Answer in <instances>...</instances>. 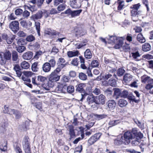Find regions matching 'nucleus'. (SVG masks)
Masks as SVG:
<instances>
[{"label":"nucleus","mask_w":153,"mask_h":153,"mask_svg":"<svg viewBox=\"0 0 153 153\" xmlns=\"http://www.w3.org/2000/svg\"><path fill=\"white\" fill-rule=\"evenodd\" d=\"M132 138V132L127 131L125 132L123 135L121 136L120 138H117L114 140V143L117 146H120L123 144L128 145L130 143Z\"/></svg>","instance_id":"1"},{"label":"nucleus","mask_w":153,"mask_h":153,"mask_svg":"<svg viewBox=\"0 0 153 153\" xmlns=\"http://www.w3.org/2000/svg\"><path fill=\"white\" fill-rule=\"evenodd\" d=\"M107 39L109 40L108 43H115L116 44L114 46V48L117 49H118L121 48L123 44V42L121 38H124L125 39L126 37H117L115 36H108V37H107Z\"/></svg>","instance_id":"2"},{"label":"nucleus","mask_w":153,"mask_h":153,"mask_svg":"<svg viewBox=\"0 0 153 153\" xmlns=\"http://www.w3.org/2000/svg\"><path fill=\"white\" fill-rule=\"evenodd\" d=\"M142 82L147 84L146 85L145 88L146 90H149L153 88V79L146 75H144L141 77Z\"/></svg>","instance_id":"3"},{"label":"nucleus","mask_w":153,"mask_h":153,"mask_svg":"<svg viewBox=\"0 0 153 153\" xmlns=\"http://www.w3.org/2000/svg\"><path fill=\"white\" fill-rule=\"evenodd\" d=\"M28 136H25L22 142L23 148L25 153H30V142Z\"/></svg>","instance_id":"4"},{"label":"nucleus","mask_w":153,"mask_h":153,"mask_svg":"<svg viewBox=\"0 0 153 153\" xmlns=\"http://www.w3.org/2000/svg\"><path fill=\"white\" fill-rule=\"evenodd\" d=\"M59 73V72L54 70L49 75L48 80L53 84L54 82L58 81L60 79V76L58 75Z\"/></svg>","instance_id":"5"},{"label":"nucleus","mask_w":153,"mask_h":153,"mask_svg":"<svg viewBox=\"0 0 153 153\" xmlns=\"http://www.w3.org/2000/svg\"><path fill=\"white\" fill-rule=\"evenodd\" d=\"M9 27L14 33H16L19 30V23L17 21H13L10 23Z\"/></svg>","instance_id":"6"},{"label":"nucleus","mask_w":153,"mask_h":153,"mask_svg":"<svg viewBox=\"0 0 153 153\" xmlns=\"http://www.w3.org/2000/svg\"><path fill=\"white\" fill-rule=\"evenodd\" d=\"M101 135L100 133H97L91 137L88 140V145H91L93 144L100 138Z\"/></svg>","instance_id":"7"},{"label":"nucleus","mask_w":153,"mask_h":153,"mask_svg":"<svg viewBox=\"0 0 153 153\" xmlns=\"http://www.w3.org/2000/svg\"><path fill=\"white\" fill-rule=\"evenodd\" d=\"M108 108L110 110H114L116 106V103L114 100H109L106 103Z\"/></svg>","instance_id":"8"},{"label":"nucleus","mask_w":153,"mask_h":153,"mask_svg":"<svg viewBox=\"0 0 153 153\" xmlns=\"http://www.w3.org/2000/svg\"><path fill=\"white\" fill-rule=\"evenodd\" d=\"M67 86L59 85L55 89V91L58 93H65L66 92Z\"/></svg>","instance_id":"9"},{"label":"nucleus","mask_w":153,"mask_h":153,"mask_svg":"<svg viewBox=\"0 0 153 153\" xmlns=\"http://www.w3.org/2000/svg\"><path fill=\"white\" fill-rule=\"evenodd\" d=\"M85 86V84L80 83L77 85L76 86V91H78L80 93H84L85 91L84 89Z\"/></svg>","instance_id":"10"},{"label":"nucleus","mask_w":153,"mask_h":153,"mask_svg":"<svg viewBox=\"0 0 153 153\" xmlns=\"http://www.w3.org/2000/svg\"><path fill=\"white\" fill-rule=\"evenodd\" d=\"M53 83L48 80L47 83L42 85V87L46 91H48L53 87Z\"/></svg>","instance_id":"11"},{"label":"nucleus","mask_w":153,"mask_h":153,"mask_svg":"<svg viewBox=\"0 0 153 153\" xmlns=\"http://www.w3.org/2000/svg\"><path fill=\"white\" fill-rule=\"evenodd\" d=\"M43 14L41 10H39L36 14L32 15L31 17V19L34 21L36 19H40L42 17Z\"/></svg>","instance_id":"12"},{"label":"nucleus","mask_w":153,"mask_h":153,"mask_svg":"<svg viewBox=\"0 0 153 153\" xmlns=\"http://www.w3.org/2000/svg\"><path fill=\"white\" fill-rule=\"evenodd\" d=\"M76 32V35L79 36H82L86 33V31L82 27H79L75 30Z\"/></svg>","instance_id":"13"},{"label":"nucleus","mask_w":153,"mask_h":153,"mask_svg":"<svg viewBox=\"0 0 153 153\" xmlns=\"http://www.w3.org/2000/svg\"><path fill=\"white\" fill-rule=\"evenodd\" d=\"M68 130L69 131V134L70 136V139L71 140L72 138H75L76 137V135L73 126L71 125L69 126Z\"/></svg>","instance_id":"14"},{"label":"nucleus","mask_w":153,"mask_h":153,"mask_svg":"<svg viewBox=\"0 0 153 153\" xmlns=\"http://www.w3.org/2000/svg\"><path fill=\"white\" fill-rule=\"evenodd\" d=\"M13 69L16 71L17 76L18 77H20L22 75V72L19 65L18 64H15L14 65Z\"/></svg>","instance_id":"15"},{"label":"nucleus","mask_w":153,"mask_h":153,"mask_svg":"<svg viewBox=\"0 0 153 153\" xmlns=\"http://www.w3.org/2000/svg\"><path fill=\"white\" fill-rule=\"evenodd\" d=\"M114 90L113 97L115 99H117L120 97H121V90L116 88L114 89Z\"/></svg>","instance_id":"16"},{"label":"nucleus","mask_w":153,"mask_h":153,"mask_svg":"<svg viewBox=\"0 0 153 153\" xmlns=\"http://www.w3.org/2000/svg\"><path fill=\"white\" fill-rule=\"evenodd\" d=\"M98 101H96L95 103L97 104H103L105 103V96L102 94H100L98 97Z\"/></svg>","instance_id":"17"},{"label":"nucleus","mask_w":153,"mask_h":153,"mask_svg":"<svg viewBox=\"0 0 153 153\" xmlns=\"http://www.w3.org/2000/svg\"><path fill=\"white\" fill-rule=\"evenodd\" d=\"M51 66L48 62L45 63L42 65V70L45 72H48L50 71Z\"/></svg>","instance_id":"18"},{"label":"nucleus","mask_w":153,"mask_h":153,"mask_svg":"<svg viewBox=\"0 0 153 153\" xmlns=\"http://www.w3.org/2000/svg\"><path fill=\"white\" fill-rule=\"evenodd\" d=\"M33 53L30 51L24 53L22 56L23 58L26 60H30L33 56Z\"/></svg>","instance_id":"19"},{"label":"nucleus","mask_w":153,"mask_h":153,"mask_svg":"<svg viewBox=\"0 0 153 153\" xmlns=\"http://www.w3.org/2000/svg\"><path fill=\"white\" fill-rule=\"evenodd\" d=\"M118 104L120 107H124L127 105L128 102L127 100L124 99H121L118 101Z\"/></svg>","instance_id":"20"},{"label":"nucleus","mask_w":153,"mask_h":153,"mask_svg":"<svg viewBox=\"0 0 153 153\" xmlns=\"http://www.w3.org/2000/svg\"><path fill=\"white\" fill-rule=\"evenodd\" d=\"M142 48L143 51L144 52H147L151 50V47L149 43H146L142 45Z\"/></svg>","instance_id":"21"},{"label":"nucleus","mask_w":153,"mask_h":153,"mask_svg":"<svg viewBox=\"0 0 153 153\" xmlns=\"http://www.w3.org/2000/svg\"><path fill=\"white\" fill-rule=\"evenodd\" d=\"M79 54L78 51H69L67 52V55L69 57H72L74 56H78Z\"/></svg>","instance_id":"22"},{"label":"nucleus","mask_w":153,"mask_h":153,"mask_svg":"<svg viewBox=\"0 0 153 153\" xmlns=\"http://www.w3.org/2000/svg\"><path fill=\"white\" fill-rule=\"evenodd\" d=\"M77 0H70V6L73 8H77L78 7Z\"/></svg>","instance_id":"23"},{"label":"nucleus","mask_w":153,"mask_h":153,"mask_svg":"<svg viewBox=\"0 0 153 153\" xmlns=\"http://www.w3.org/2000/svg\"><path fill=\"white\" fill-rule=\"evenodd\" d=\"M87 101L89 104H91L94 102H96L94 97L93 94L90 95L88 97Z\"/></svg>","instance_id":"24"},{"label":"nucleus","mask_w":153,"mask_h":153,"mask_svg":"<svg viewBox=\"0 0 153 153\" xmlns=\"http://www.w3.org/2000/svg\"><path fill=\"white\" fill-rule=\"evenodd\" d=\"M137 49V48H134V60L138 61L141 59V54L138 51H136V50Z\"/></svg>","instance_id":"25"},{"label":"nucleus","mask_w":153,"mask_h":153,"mask_svg":"<svg viewBox=\"0 0 153 153\" xmlns=\"http://www.w3.org/2000/svg\"><path fill=\"white\" fill-rule=\"evenodd\" d=\"M80 61L81 63V68L83 69L86 70L87 68L85 64V59L82 56H79Z\"/></svg>","instance_id":"26"},{"label":"nucleus","mask_w":153,"mask_h":153,"mask_svg":"<svg viewBox=\"0 0 153 153\" xmlns=\"http://www.w3.org/2000/svg\"><path fill=\"white\" fill-rule=\"evenodd\" d=\"M13 114L15 115L16 118V119H19L20 118L21 116V113L17 110L13 109L12 112H10V114L12 115Z\"/></svg>","instance_id":"27"},{"label":"nucleus","mask_w":153,"mask_h":153,"mask_svg":"<svg viewBox=\"0 0 153 153\" xmlns=\"http://www.w3.org/2000/svg\"><path fill=\"white\" fill-rule=\"evenodd\" d=\"M84 56L87 59H90L92 57V54L91 51L89 49H87L84 52Z\"/></svg>","instance_id":"28"},{"label":"nucleus","mask_w":153,"mask_h":153,"mask_svg":"<svg viewBox=\"0 0 153 153\" xmlns=\"http://www.w3.org/2000/svg\"><path fill=\"white\" fill-rule=\"evenodd\" d=\"M117 3L118 4V10H121L125 6L124 1L120 0H118Z\"/></svg>","instance_id":"29"},{"label":"nucleus","mask_w":153,"mask_h":153,"mask_svg":"<svg viewBox=\"0 0 153 153\" xmlns=\"http://www.w3.org/2000/svg\"><path fill=\"white\" fill-rule=\"evenodd\" d=\"M137 39V41L141 43H143L146 41L145 38L143 37V36L141 33H139L138 34Z\"/></svg>","instance_id":"30"},{"label":"nucleus","mask_w":153,"mask_h":153,"mask_svg":"<svg viewBox=\"0 0 153 153\" xmlns=\"http://www.w3.org/2000/svg\"><path fill=\"white\" fill-rule=\"evenodd\" d=\"M82 11V10L81 9L72 11L71 15V17H74L76 16H79Z\"/></svg>","instance_id":"31"},{"label":"nucleus","mask_w":153,"mask_h":153,"mask_svg":"<svg viewBox=\"0 0 153 153\" xmlns=\"http://www.w3.org/2000/svg\"><path fill=\"white\" fill-rule=\"evenodd\" d=\"M137 131L134 128V139H139L141 140L143 137V134L140 132H136Z\"/></svg>","instance_id":"32"},{"label":"nucleus","mask_w":153,"mask_h":153,"mask_svg":"<svg viewBox=\"0 0 153 153\" xmlns=\"http://www.w3.org/2000/svg\"><path fill=\"white\" fill-rule=\"evenodd\" d=\"M94 116L96 120H100L103 119L107 117V115L105 114H95Z\"/></svg>","instance_id":"33"},{"label":"nucleus","mask_w":153,"mask_h":153,"mask_svg":"<svg viewBox=\"0 0 153 153\" xmlns=\"http://www.w3.org/2000/svg\"><path fill=\"white\" fill-rule=\"evenodd\" d=\"M114 71V70H113L112 71H109V73H108V74H106L105 75L104 77V79L105 80H107L109 78H111L112 76V75L111 74H110V73H112L113 74V75L116 78H117L116 77V75L114 74L113 73V72Z\"/></svg>","instance_id":"34"},{"label":"nucleus","mask_w":153,"mask_h":153,"mask_svg":"<svg viewBox=\"0 0 153 153\" xmlns=\"http://www.w3.org/2000/svg\"><path fill=\"white\" fill-rule=\"evenodd\" d=\"M68 62H66L65 64L59 63V64L58 65L57 68L55 70L59 72L61 69L63 68L65 66L68 65Z\"/></svg>","instance_id":"35"},{"label":"nucleus","mask_w":153,"mask_h":153,"mask_svg":"<svg viewBox=\"0 0 153 153\" xmlns=\"http://www.w3.org/2000/svg\"><path fill=\"white\" fill-rule=\"evenodd\" d=\"M12 59L13 61L16 62L18 61V55L17 52L13 51L12 53Z\"/></svg>","instance_id":"36"},{"label":"nucleus","mask_w":153,"mask_h":153,"mask_svg":"<svg viewBox=\"0 0 153 153\" xmlns=\"http://www.w3.org/2000/svg\"><path fill=\"white\" fill-rule=\"evenodd\" d=\"M21 66L23 69H27L29 68L30 65L28 62L24 61L21 63Z\"/></svg>","instance_id":"37"},{"label":"nucleus","mask_w":153,"mask_h":153,"mask_svg":"<svg viewBox=\"0 0 153 153\" xmlns=\"http://www.w3.org/2000/svg\"><path fill=\"white\" fill-rule=\"evenodd\" d=\"M38 62H35L33 63L31 66L32 70L35 72H36L38 71L39 68L38 67Z\"/></svg>","instance_id":"38"},{"label":"nucleus","mask_w":153,"mask_h":153,"mask_svg":"<svg viewBox=\"0 0 153 153\" xmlns=\"http://www.w3.org/2000/svg\"><path fill=\"white\" fill-rule=\"evenodd\" d=\"M35 27H36L37 34L39 36H40V24L38 22H35Z\"/></svg>","instance_id":"39"},{"label":"nucleus","mask_w":153,"mask_h":153,"mask_svg":"<svg viewBox=\"0 0 153 153\" xmlns=\"http://www.w3.org/2000/svg\"><path fill=\"white\" fill-rule=\"evenodd\" d=\"M120 122V120H112L110 121L109 124L112 126H115Z\"/></svg>","instance_id":"40"},{"label":"nucleus","mask_w":153,"mask_h":153,"mask_svg":"<svg viewBox=\"0 0 153 153\" xmlns=\"http://www.w3.org/2000/svg\"><path fill=\"white\" fill-rule=\"evenodd\" d=\"M4 57L6 59L9 60L11 58V53L9 51H6L4 53Z\"/></svg>","instance_id":"41"},{"label":"nucleus","mask_w":153,"mask_h":153,"mask_svg":"<svg viewBox=\"0 0 153 153\" xmlns=\"http://www.w3.org/2000/svg\"><path fill=\"white\" fill-rule=\"evenodd\" d=\"M87 42V40H85L82 42H81L79 43H77L76 44V48L79 49L82 47L85 46L86 45V43Z\"/></svg>","instance_id":"42"},{"label":"nucleus","mask_w":153,"mask_h":153,"mask_svg":"<svg viewBox=\"0 0 153 153\" xmlns=\"http://www.w3.org/2000/svg\"><path fill=\"white\" fill-rule=\"evenodd\" d=\"M125 72V70L122 68H119L117 71V74L119 76H122Z\"/></svg>","instance_id":"43"},{"label":"nucleus","mask_w":153,"mask_h":153,"mask_svg":"<svg viewBox=\"0 0 153 153\" xmlns=\"http://www.w3.org/2000/svg\"><path fill=\"white\" fill-rule=\"evenodd\" d=\"M132 79V76L129 74H126L123 76V80L126 82L130 81Z\"/></svg>","instance_id":"44"},{"label":"nucleus","mask_w":153,"mask_h":153,"mask_svg":"<svg viewBox=\"0 0 153 153\" xmlns=\"http://www.w3.org/2000/svg\"><path fill=\"white\" fill-rule=\"evenodd\" d=\"M128 99L130 101V103L133 106L134 102V96L132 93H131L129 94L128 96Z\"/></svg>","instance_id":"45"},{"label":"nucleus","mask_w":153,"mask_h":153,"mask_svg":"<svg viewBox=\"0 0 153 153\" xmlns=\"http://www.w3.org/2000/svg\"><path fill=\"white\" fill-rule=\"evenodd\" d=\"M16 50L19 53H22L25 50V47L23 45H18L16 47Z\"/></svg>","instance_id":"46"},{"label":"nucleus","mask_w":153,"mask_h":153,"mask_svg":"<svg viewBox=\"0 0 153 153\" xmlns=\"http://www.w3.org/2000/svg\"><path fill=\"white\" fill-rule=\"evenodd\" d=\"M134 123H136L138 127L141 129L142 130L144 128V124L143 123H141L137 120H134Z\"/></svg>","instance_id":"47"},{"label":"nucleus","mask_w":153,"mask_h":153,"mask_svg":"<svg viewBox=\"0 0 153 153\" xmlns=\"http://www.w3.org/2000/svg\"><path fill=\"white\" fill-rule=\"evenodd\" d=\"M7 149V142L4 141L3 144H0V150L2 151H5Z\"/></svg>","instance_id":"48"},{"label":"nucleus","mask_w":153,"mask_h":153,"mask_svg":"<svg viewBox=\"0 0 153 153\" xmlns=\"http://www.w3.org/2000/svg\"><path fill=\"white\" fill-rule=\"evenodd\" d=\"M13 109H9L8 107L5 105L4 106V110H3V112L5 114H10V112H12Z\"/></svg>","instance_id":"49"},{"label":"nucleus","mask_w":153,"mask_h":153,"mask_svg":"<svg viewBox=\"0 0 153 153\" xmlns=\"http://www.w3.org/2000/svg\"><path fill=\"white\" fill-rule=\"evenodd\" d=\"M108 83L110 85L113 87L116 86L117 84L115 79L112 78H111L109 79L108 80Z\"/></svg>","instance_id":"50"},{"label":"nucleus","mask_w":153,"mask_h":153,"mask_svg":"<svg viewBox=\"0 0 153 153\" xmlns=\"http://www.w3.org/2000/svg\"><path fill=\"white\" fill-rule=\"evenodd\" d=\"M79 78L82 80H85L87 79V75L83 73H80L79 74Z\"/></svg>","instance_id":"51"},{"label":"nucleus","mask_w":153,"mask_h":153,"mask_svg":"<svg viewBox=\"0 0 153 153\" xmlns=\"http://www.w3.org/2000/svg\"><path fill=\"white\" fill-rule=\"evenodd\" d=\"M74 91V86L70 85L68 87L67 86L66 92L70 93H71L73 92Z\"/></svg>","instance_id":"52"},{"label":"nucleus","mask_w":153,"mask_h":153,"mask_svg":"<svg viewBox=\"0 0 153 153\" xmlns=\"http://www.w3.org/2000/svg\"><path fill=\"white\" fill-rule=\"evenodd\" d=\"M128 94L129 93L127 91L121 90V97L126 98Z\"/></svg>","instance_id":"53"},{"label":"nucleus","mask_w":153,"mask_h":153,"mask_svg":"<svg viewBox=\"0 0 153 153\" xmlns=\"http://www.w3.org/2000/svg\"><path fill=\"white\" fill-rule=\"evenodd\" d=\"M6 126V124L5 123H4L0 127V133H3L5 131V128Z\"/></svg>","instance_id":"54"},{"label":"nucleus","mask_w":153,"mask_h":153,"mask_svg":"<svg viewBox=\"0 0 153 153\" xmlns=\"http://www.w3.org/2000/svg\"><path fill=\"white\" fill-rule=\"evenodd\" d=\"M15 38V36L14 35L12 36H8L7 39H6V41L7 44H11L13 40Z\"/></svg>","instance_id":"55"},{"label":"nucleus","mask_w":153,"mask_h":153,"mask_svg":"<svg viewBox=\"0 0 153 153\" xmlns=\"http://www.w3.org/2000/svg\"><path fill=\"white\" fill-rule=\"evenodd\" d=\"M91 91L92 93L96 95H98L101 93L100 90L99 88H94L92 89Z\"/></svg>","instance_id":"56"},{"label":"nucleus","mask_w":153,"mask_h":153,"mask_svg":"<svg viewBox=\"0 0 153 153\" xmlns=\"http://www.w3.org/2000/svg\"><path fill=\"white\" fill-rule=\"evenodd\" d=\"M26 39L27 41L30 42L34 40L35 38L33 35H31L27 36Z\"/></svg>","instance_id":"57"},{"label":"nucleus","mask_w":153,"mask_h":153,"mask_svg":"<svg viewBox=\"0 0 153 153\" xmlns=\"http://www.w3.org/2000/svg\"><path fill=\"white\" fill-rule=\"evenodd\" d=\"M99 65V62L97 60H93L91 62V65L93 68L97 67Z\"/></svg>","instance_id":"58"},{"label":"nucleus","mask_w":153,"mask_h":153,"mask_svg":"<svg viewBox=\"0 0 153 153\" xmlns=\"http://www.w3.org/2000/svg\"><path fill=\"white\" fill-rule=\"evenodd\" d=\"M46 79V77L44 76H37V80L38 82H45Z\"/></svg>","instance_id":"59"},{"label":"nucleus","mask_w":153,"mask_h":153,"mask_svg":"<svg viewBox=\"0 0 153 153\" xmlns=\"http://www.w3.org/2000/svg\"><path fill=\"white\" fill-rule=\"evenodd\" d=\"M36 78L33 77L32 79V83L35 86H37V87H39L40 86V84L39 82L36 80Z\"/></svg>","instance_id":"60"},{"label":"nucleus","mask_w":153,"mask_h":153,"mask_svg":"<svg viewBox=\"0 0 153 153\" xmlns=\"http://www.w3.org/2000/svg\"><path fill=\"white\" fill-rule=\"evenodd\" d=\"M16 40L17 41V43L18 45H22L25 43V40L22 39H19L18 40L17 39Z\"/></svg>","instance_id":"61"},{"label":"nucleus","mask_w":153,"mask_h":153,"mask_svg":"<svg viewBox=\"0 0 153 153\" xmlns=\"http://www.w3.org/2000/svg\"><path fill=\"white\" fill-rule=\"evenodd\" d=\"M79 62V61L78 60V59L77 58L74 59H73L71 62V64L75 66H77Z\"/></svg>","instance_id":"62"},{"label":"nucleus","mask_w":153,"mask_h":153,"mask_svg":"<svg viewBox=\"0 0 153 153\" xmlns=\"http://www.w3.org/2000/svg\"><path fill=\"white\" fill-rule=\"evenodd\" d=\"M48 63L50 64V65L51 66V67H54L56 65V61L54 59H50L49 61V62Z\"/></svg>","instance_id":"63"},{"label":"nucleus","mask_w":153,"mask_h":153,"mask_svg":"<svg viewBox=\"0 0 153 153\" xmlns=\"http://www.w3.org/2000/svg\"><path fill=\"white\" fill-rule=\"evenodd\" d=\"M14 146L15 150L16 153H22V149L18 146H15L14 145Z\"/></svg>","instance_id":"64"}]
</instances>
